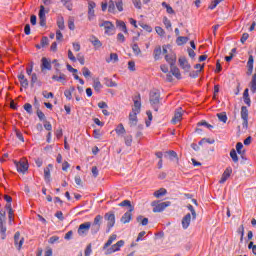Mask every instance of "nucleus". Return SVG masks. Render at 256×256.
<instances>
[{
  "label": "nucleus",
  "mask_w": 256,
  "mask_h": 256,
  "mask_svg": "<svg viewBox=\"0 0 256 256\" xmlns=\"http://www.w3.org/2000/svg\"><path fill=\"white\" fill-rule=\"evenodd\" d=\"M161 93L159 92V90L154 89L152 91H150L149 94V101L150 104L152 105L154 111H159V103H161Z\"/></svg>",
  "instance_id": "f257e3e1"
},
{
  "label": "nucleus",
  "mask_w": 256,
  "mask_h": 256,
  "mask_svg": "<svg viewBox=\"0 0 256 256\" xmlns=\"http://www.w3.org/2000/svg\"><path fill=\"white\" fill-rule=\"evenodd\" d=\"M102 222H103V216L97 215L94 218V221L90 226L92 235H97V233H99V231L101 230V223Z\"/></svg>",
  "instance_id": "f03ea898"
},
{
  "label": "nucleus",
  "mask_w": 256,
  "mask_h": 256,
  "mask_svg": "<svg viewBox=\"0 0 256 256\" xmlns=\"http://www.w3.org/2000/svg\"><path fill=\"white\" fill-rule=\"evenodd\" d=\"M151 206L154 207L153 208V213H161L163 211H165V209H167V207L171 206V202L167 201V202H157V201H153L151 203Z\"/></svg>",
  "instance_id": "7ed1b4c3"
},
{
  "label": "nucleus",
  "mask_w": 256,
  "mask_h": 256,
  "mask_svg": "<svg viewBox=\"0 0 256 256\" xmlns=\"http://www.w3.org/2000/svg\"><path fill=\"white\" fill-rule=\"evenodd\" d=\"M91 229V222H84L79 225L77 233L79 237H87Z\"/></svg>",
  "instance_id": "20e7f679"
},
{
  "label": "nucleus",
  "mask_w": 256,
  "mask_h": 256,
  "mask_svg": "<svg viewBox=\"0 0 256 256\" xmlns=\"http://www.w3.org/2000/svg\"><path fill=\"white\" fill-rule=\"evenodd\" d=\"M241 119H242V127L244 129H248L249 127V110L247 109V106H242L241 107Z\"/></svg>",
  "instance_id": "39448f33"
},
{
  "label": "nucleus",
  "mask_w": 256,
  "mask_h": 256,
  "mask_svg": "<svg viewBox=\"0 0 256 256\" xmlns=\"http://www.w3.org/2000/svg\"><path fill=\"white\" fill-rule=\"evenodd\" d=\"M16 165V169L18 171V173H27V171H29V163L27 162V160L23 159L20 160L19 162L15 161L14 162Z\"/></svg>",
  "instance_id": "423d86ee"
},
{
  "label": "nucleus",
  "mask_w": 256,
  "mask_h": 256,
  "mask_svg": "<svg viewBox=\"0 0 256 256\" xmlns=\"http://www.w3.org/2000/svg\"><path fill=\"white\" fill-rule=\"evenodd\" d=\"M125 245V241L119 240L116 244L112 245L107 249L106 255H113V253H117V251H121V247Z\"/></svg>",
  "instance_id": "0eeeda50"
},
{
  "label": "nucleus",
  "mask_w": 256,
  "mask_h": 256,
  "mask_svg": "<svg viewBox=\"0 0 256 256\" xmlns=\"http://www.w3.org/2000/svg\"><path fill=\"white\" fill-rule=\"evenodd\" d=\"M104 219L107 221L108 231L115 227V214L113 212L106 213Z\"/></svg>",
  "instance_id": "6e6552de"
},
{
  "label": "nucleus",
  "mask_w": 256,
  "mask_h": 256,
  "mask_svg": "<svg viewBox=\"0 0 256 256\" xmlns=\"http://www.w3.org/2000/svg\"><path fill=\"white\" fill-rule=\"evenodd\" d=\"M95 7L97 4L93 1L88 2V19L89 21H93L95 19Z\"/></svg>",
  "instance_id": "1a4fd4ad"
},
{
  "label": "nucleus",
  "mask_w": 256,
  "mask_h": 256,
  "mask_svg": "<svg viewBox=\"0 0 256 256\" xmlns=\"http://www.w3.org/2000/svg\"><path fill=\"white\" fill-rule=\"evenodd\" d=\"M23 243H25V238H21V232H16L14 235L15 247H17L18 250H21Z\"/></svg>",
  "instance_id": "9d476101"
},
{
  "label": "nucleus",
  "mask_w": 256,
  "mask_h": 256,
  "mask_svg": "<svg viewBox=\"0 0 256 256\" xmlns=\"http://www.w3.org/2000/svg\"><path fill=\"white\" fill-rule=\"evenodd\" d=\"M99 27H103L105 33H109V31H115V25L111 21H103L99 23Z\"/></svg>",
  "instance_id": "9b49d317"
},
{
  "label": "nucleus",
  "mask_w": 256,
  "mask_h": 256,
  "mask_svg": "<svg viewBox=\"0 0 256 256\" xmlns=\"http://www.w3.org/2000/svg\"><path fill=\"white\" fill-rule=\"evenodd\" d=\"M181 119H183V108H178L175 113H174V117L171 120V123H173V125L179 123V121H181Z\"/></svg>",
  "instance_id": "f8f14e48"
},
{
  "label": "nucleus",
  "mask_w": 256,
  "mask_h": 256,
  "mask_svg": "<svg viewBox=\"0 0 256 256\" xmlns=\"http://www.w3.org/2000/svg\"><path fill=\"white\" fill-rule=\"evenodd\" d=\"M178 61H179V65H180L181 69H183L187 73H188V71H191V64H189V61H187V58L181 57V58H179Z\"/></svg>",
  "instance_id": "ddd939ff"
},
{
  "label": "nucleus",
  "mask_w": 256,
  "mask_h": 256,
  "mask_svg": "<svg viewBox=\"0 0 256 256\" xmlns=\"http://www.w3.org/2000/svg\"><path fill=\"white\" fill-rule=\"evenodd\" d=\"M133 211L128 210L126 213L123 214L120 221L123 223V225H127V223H131V220L133 219Z\"/></svg>",
  "instance_id": "4468645a"
},
{
  "label": "nucleus",
  "mask_w": 256,
  "mask_h": 256,
  "mask_svg": "<svg viewBox=\"0 0 256 256\" xmlns=\"http://www.w3.org/2000/svg\"><path fill=\"white\" fill-rule=\"evenodd\" d=\"M137 115H139V112H130L129 114V125L130 127L137 126V123L139 122V119L137 118Z\"/></svg>",
  "instance_id": "2eb2a0df"
},
{
  "label": "nucleus",
  "mask_w": 256,
  "mask_h": 256,
  "mask_svg": "<svg viewBox=\"0 0 256 256\" xmlns=\"http://www.w3.org/2000/svg\"><path fill=\"white\" fill-rule=\"evenodd\" d=\"M132 111L135 113H141V94H138V96L134 98Z\"/></svg>",
  "instance_id": "dca6fc26"
},
{
  "label": "nucleus",
  "mask_w": 256,
  "mask_h": 256,
  "mask_svg": "<svg viewBox=\"0 0 256 256\" xmlns=\"http://www.w3.org/2000/svg\"><path fill=\"white\" fill-rule=\"evenodd\" d=\"M89 41L96 51L103 47V43L100 42L99 38L95 37L94 35L90 36Z\"/></svg>",
  "instance_id": "f3484780"
},
{
  "label": "nucleus",
  "mask_w": 256,
  "mask_h": 256,
  "mask_svg": "<svg viewBox=\"0 0 256 256\" xmlns=\"http://www.w3.org/2000/svg\"><path fill=\"white\" fill-rule=\"evenodd\" d=\"M233 173V169L231 168H226L225 171L223 172L221 179L219 180V183L223 185L231 177V174Z\"/></svg>",
  "instance_id": "a211bd4d"
},
{
  "label": "nucleus",
  "mask_w": 256,
  "mask_h": 256,
  "mask_svg": "<svg viewBox=\"0 0 256 256\" xmlns=\"http://www.w3.org/2000/svg\"><path fill=\"white\" fill-rule=\"evenodd\" d=\"M18 80L20 82L21 87H23L24 89H27V87H29V80L25 78V74L23 73V71H21L18 74Z\"/></svg>",
  "instance_id": "6ab92c4d"
},
{
  "label": "nucleus",
  "mask_w": 256,
  "mask_h": 256,
  "mask_svg": "<svg viewBox=\"0 0 256 256\" xmlns=\"http://www.w3.org/2000/svg\"><path fill=\"white\" fill-rule=\"evenodd\" d=\"M41 71H51V61L46 57L41 59Z\"/></svg>",
  "instance_id": "aec40b11"
},
{
  "label": "nucleus",
  "mask_w": 256,
  "mask_h": 256,
  "mask_svg": "<svg viewBox=\"0 0 256 256\" xmlns=\"http://www.w3.org/2000/svg\"><path fill=\"white\" fill-rule=\"evenodd\" d=\"M39 19H40V26L45 27L47 20L45 18V6H40V11H39Z\"/></svg>",
  "instance_id": "412c9836"
},
{
  "label": "nucleus",
  "mask_w": 256,
  "mask_h": 256,
  "mask_svg": "<svg viewBox=\"0 0 256 256\" xmlns=\"http://www.w3.org/2000/svg\"><path fill=\"white\" fill-rule=\"evenodd\" d=\"M191 225V214H186L182 219V227L183 229H189Z\"/></svg>",
  "instance_id": "4be33fe9"
},
{
  "label": "nucleus",
  "mask_w": 256,
  "mask_h": 256,
  "mask_svg": "<svg viewBox=\"0 0 256 256\" xmlns=\"http://www.w3.org/2000/svg\"><path fill=\"white\" fill-rule=\"evenodd\" d=\"M165 59L167 63H169L170 67L177 63V56H175V54H166Z\"/></svg>",
  "instance_id": "5701e85b"
},
{
  "label": "nucleus",
  "mask_w": 256,
  "mask_h": 256,
  "mask_svg": "<svg viewBox=\"0 0 256 256\" xmlns=\"http://www.w3.org/2000/svg\"><path fill=\"white\" fill-rule=\"evenodd\" d=\"M119 207H128V211H135V206L131 205L130 200H123L121 203L118 204Z\"/></svg>",
  "instance_id": "b1692460"
},
{
  "label": "nucleus",
  "mask_w": 256,
  "mask_h": 256,
  "mask_svg": "<svg viewBox=\"0 0 256 256\" xmlns=\"http://www.w3.org/2000/svg\"><path fill=\"white\" fill-rule=\"evenodd\" d=\"M49 45V38L47 36L42 37L40 44L36 45V49H44V47H47Z\"/></svg>",
  "instance_id": "393cba45"
},
{
  "label": "nucleus",
  "mask_w": 256,
  "mask_h": 256,
  "mask_svg": "<svg viewBox=\"0 0 256 256\" xmlns=\"http://www.w3.org/2000/svg\"><path fill=\"white\" fill-rule=\"evenodd\" d=\"M188 41H189V37H187V36H179L176 39V45L181 47V46L185 45Z\"/></svg>",
  "instance_id": "a878e982"
},
{
  "label": "nucleus",
  "mask_w": 256,
  "mask_h": 256,
  "mask_svg": "<svg viewBox=\"0 0 256 256\" xmlns=\"http://www.w3.org/2000/svg\"><path fill=\"white\" fill-rule=\"evenodd\" d=\"M116 240H117V235L112 234L108 238L107 242L104 244L103 249H107V248L111 247V245H113V241H116Z\"/></svg>",
  "instance_id": "bb28decb"
},
{
  "label": "nucleus",
  "mask_w": 256,
  "mask_h": 256,
  "mask_svg": "<svg viewBox=\"0 0 256 256\" xmlns=\"http://www.w3.org/2000/svg\"><path fill=\"white\" fill-rule=\"evenodd\" d=\"M170 67H171L170 71L172 75L176 77V79H181V72L179 71V68H177V66L175 65H172Z\"/></svg>",
  "instance_id": "cd10ccee"
},
{
  "label": "nucleus",
  "mask_w": 256,
  "mask_h": 256,
  "mask_svg": "<svg viewBox=\"0 0 256 256\" xmlns=\"http://www.w3.org/2000/svg\"><path fill=\"white\" fill-rule=\"evenodd\" d=\"M167 193V189L165 188H160L159 190L154 192V197H156V199H161V197H165V194Z\"/></svg>",
  "instance_id": "c85d7f7f"
},
{
  "label": "nucleus",
  "mask_w": 256,
  "mask_h": 256,
  "mask_svg": "<svg viewBox=\"0 0 256 256\" xmlns=\"http://www.w3.org/2000/svg\"><path fill=\"white\" fill-rule=\"evenodd\" d=\"M35 84L38 85V87H41L42 83L39 81V78L37 77V74L33 73L31 75V87H35Z\"/></svg>",
  "instance_id": "c756f323"
},
{
  "label": "nucleus",
  "mask_w": 256,
  "mask_h": 256,
  "mask_svg": "<svg viewBox=\"0 0 256 256\" xmlns=\"http://www.w3.org/2000/svg\"><path fill=\"white\" fill-rule=\"evenodd\" d=\"M53 164H49L47 168L44 169V179L49 181L51 179V169Z\"/></svg>",
  "instance_id": "7c9ffc66"
},
{
  "label": "nucleus",
  "mask_w": 256,
  "mask_h": 256,
  "mask_svg": "<svg viewBox=\"0 0 256 256\" xmlns=\"http://www.w3.org/2000/svg\"><path fill=\"white\" fill-rule=\"evenodd\" d=\"M253 63H254L253 55H250L247 62L248 75H251V73H253Z\"/></svg>",
  "instance_id": "2f4dec72"
},
{
  "label": "nucleus",
  "mask_w": 256,
  "mask_h": 256,
  "mask_svg": "<svg viewBox=\"0 0 256 256\" xmlns=\"http://www.w3.org/2000/svg\"><path fill=\"white\" fill-rule=\"evenodd\" d=\"M161 54H162L161 46H157L153 52L155 61H159V59H161Z\"/></svg>",
  "instance_id": "473e14b6"
},
{
  "label": "nucleus",
  "mask_w": 256,
  "mask_h": 256,
  "mask_svg": "<svg viewBox=\"0 0 256 256\" xmlns=\"http://www.w3.org/2000/svg\"><path fill=\"white\" fill-rule=\"evenodd\" d=\"M115 2L113 0H109L108 2V13H117V8L115 7Z\"/></svg>",
  "instance_id": "72a5a7b5"
},
{
  "label": "nucleus",
  "mask_w": 256,
  "mask_h": 256,
  "mask_svg": "<svg viewBox=\"0 0 256 256\" xmlns=\"http://www.w3.org/2000/svg\"><path fill=\"white\" fill-rule=\"evenodd\" d=\"M115 131L118 136L125 135V133H127V130H125V126H123V124H119Z\"/></svg>",
  "instance_id": "f704fd0d"
},
{
  "label": "nucleus",
  "mask_w": 256,
  "mask_h": 256,
  "mask_svg": "<svg viewBox=\"0 0 256 256\" xmlns=\"http://www.w3.org/2000/svg\"><path fill=\"white\" fill-rule=\"evenodd\" d=\"M116 27H118L122 33H127V25H125V22L118 20L116 22Z\"/></svg>",
  "instance_id": "c9c22d12"
},
{
  "label": "nucleus",
  "mask_w": 256,
  "mask_h": 256,
  "mask_svg": "<svg viewBox=\"0 0 256 256\" xmlns=\"http://www.w3.org/2000/svg\"><path fill=\"white\" fill-rule=\"evenodd\" d=\"M136 221L138 223H140V225H142L143 227L149 225V219L143 218V216H141V215L136 218Z\"/></svg>",
  "instance_id": "e433bc0d"
},
{
  "label": "nucleus",
  "mask_w": 256,
  "mask_h": 256,
  "mask_svg": "<svg viewBox=\"0 0 256 256\" xmlns=\"http://www.w3.org/2000/svg\"><path fill=\"white\" fill-rule=\"evenodd\" d=\"M104 85L106 87H117V82L113 81L111 78H104Z\"/></svg>",
  "instance_id": "4c0bfd02"
},
{
  "label": "nucleus",
  "mask_w": 256,
  "mask_h": 256,
  "mask_svg": "<svg viewBox=\"0 0 256 256\" xmlns=\"http://www.w3.org/2000/svg\"><path fill=\"white\" fill-rule=\"evenodd\" d=\"M52 79H53V81H58V82L67 81V76L63 73H60L59 76L53 75Z\"/></svg>",
  "instance_id": "58836bf2"
},
{
  "label": "nucleus",
  "mask_w": 256,
  "mask_h": 256,
  "mask_svg": "<svg viewBox=\"0 0 256 256\" xmlns=\"http://www.w3.org/2000/svg\"><path fill=\"white\" fill-rule=\"evenodd\" d=\"M111 61L117 63V61H119V55H117V53H111L110 58L106 59V63H111Z\"/></svg>",
  "instance_id": "ea45409f"
},
{
  "label": "nucleus",
  "mask_w": 256,
  "mask_h": 256,
  "mask_svg": "<svg viewBox=\"0 0 256 256\" xmlns=\"http://www.w3.org/2000/svg\"><path fill=\"white\" fill-rule=\"evenodd\" d=\"M93 88L95 91H97V93H99L101 89H103V85L101 84L99 79L94 80Z\"/></svg>",
  "instance_id": "a19ab883"
},
{
  "label": "nucleus",
  "mask_w": 256,
  "mask_h": 256,
  "mask_svg": "<svg viewBox=\"0 0 256 256\" xmlns=\"http://www.w3.org/2000/svg\"><path fill=\"white\" fill-rule=\"evenodd\" d=\"M230 157L234 163H239V156H237V151H235V149L230 151Z\"/></svg>",
  "instance_id": "79ce46f5"
},
{
  "label": "nucleus",
  "mask_w": 256,
  "mask_h": 256,
  "mask_svg": "<svg viewBox=\"0 0 256 256\" xmlns=\"http://www.w3.org/2000/svg\"><path fill=\"white\" fill-rule=\"evenodd\" d=\"M166 155L169 156V159L173 161V159H176V161H179V158L177 157V152L170 150L166 152Z\"/></svg>",
  "instance_id": "37998d69"
},
{
  "label": "nucleus",
  "mask_w": 256,
  "mask_h": 256,
  "mask_svg": "<svg viewBox=\"0 0 256 256\" xmlns=\"http://www.w3.org/2000/svg\"><path fill=\"white\" fill-rule=\"evenodd\" d=\"M187 209H188V211H190V213L192 215V219L193 220L197 219V212H195V208H193V205L188 204Z\"/></svg>",
  "instance_id": "c03bdc74"
},
{
  "label": "nucleus",
  "mask_w": 256,
  "mask_h": 256,
  "mask_svg": "<svg viewBox=\"0 0 256 256\" xmlns=\"http://www.w3.org/2000/svg\"><path fill=\"white\" fill-rule=\"evenodd\" d=\"M250 90L252 93H256V77L252 76V80L250 82Z\"/></svg>",
  "instance_id": "a18cd8bd"
},
{
  "label": "nucleus",
  "mask_w": 256,
  "mask_h": 256,
  "mask_svg": "<svg viewBox=\"0 0 256 256\" xmlns=\"http://www.w3.org/2000/svg\"><path fill=\"white\" fill-rule=\"evenodd\" d=\"M217 117L219 121H221L222 123H227V113L225 112L218 113Z\"/></svg>",
  "instance_id": "49530a36"
},
{
  "label": "nucleus",
  "mask_w": 256,
  "mask_h": 256,
  "mask_svg": "<svg viewBox=\"0 0 256 256\" xmlns=\"http://www.w3.org/2000/svg\"><path fill=\"white\" fill-rule=\"evenodd\" d=\"M3 223L0 221V233H2V239H5L7 237V227L3 226Z\"/></svg>",
  "instance_id": "de8ad7c7"
},
{
  "label": "nucleus",
  "mask_w": 256,
  "mask_h": 256,
  "mask_svg": "<svg viewBox=\"0 0 256 256\" xmlns=\"http://www.w3.org/2000/svg\"><path fill=\"white\" fill-rule=\"evenodd\" d=\"M124 142H125V145L127 147H131L132 143H133V136L131 135H127L124 137Z\"/></svg>",
  "instance_id": "09e8293b"
},
{
  "label": "nucleus",
  "mask_w": 256,
  "mask_h": 256,
  "mask_svg": "<svg viewBox=\"0 0 256 256\" xmlns=\"http://www.w3.org/2000/svg\"><path fill=\"white\" fill-rule=\"evenodd\" d=\"M148 120L146 121V127H151V122L153 121V113L151 111L146 112Z\"/></svg>",
  "instance_id": "8fccbe9b"
},
{
  "label": "nucleus",
  "mask_w": 256,
  "mask_h": 256,
  "mask_svg": "<svg viewBox=\"0 0 256 256\" xmlns=\"http://www.w3.org/2000/svg\"><path fill=\"white\" fill-rule=\"evenodd\" d=\"M242 149H243V143L238 142L236 144V151H237L238 155H245V151H242Z\"/></svg>",
  "instance_id": "3c124183"
},
{
  "label": "nucleus",
  "mask_w": 256,
  "mask_h": 256,
  "mask_svg": "<svg viewBox=\"0 0 256 256\" xmlns=\"http://www.w3.org/2000/svg\"><path fill=\"white\" fill-rule=\"evenodd\" d=\"M198 127H207V129H213V125L207 123V121L202 120L200 122H198Z\"/></svg>",
  "instance_id": "603ef678"
},
{
  "label": "nucleus",
  "mask_w": 256,
  "mask_h": 256,
  "mask_svg": "<svg viewBox=\"0 0 256 256\" xmlns=\"http://www.w3.org/2000/svg\"><path fill=\"white\" fill-rule=\"evenodd\" d=\"M132 3L136 9H143V3L141 2V0H132Z\"/></svg>",
  "instance_id": "864d4df0"
},
{
  "label": "nucleus",
  "mask_w": 256,
  "mask_h": 256,
  "mask_svg": "<svg viewBox=\"0 0 256 256\" xmlns=\"http://www.w3.org/2000/svg\"><path fill=\"white\" fill-rule=\"evenodd\" d=\"M132 51L136 55H141V48H139V45L137 44L132 45Z\"/></svg>",
  "instance_id": "5fc2aeb1"
},
{
  "label": "nucleus",
  "mask_w": 256,
  "mask_h": 256,
  "mask_svg": "<svg viewBox=\"0 0 256 256\" xmlns=\"http://www.w3.org/2000/svg\"><path fill=\"white\" fill-rule=\"evenodd\" d=\"M139 25L144 29V31H147V33H151V31H153V28L147 24L139 23Z\"/></svg>",
  "instance_id": "6e6d98bb"
},
{
  "label": "nucleus",
  "mask_w": 256,
  "mask_h": 256,
  "mask_svg": "<svg viewBox=\"0 0 256 256\" xmlns=\"http://www.w3.org/2000/svg\"><path fill=\"white\" fill-rule=\"evenodd\" d=\"M24 109L26 110V112H28L29 115L33 113V106L29 103H26L24 105Z\"/></svg>",
  "instance_id": "4d7b16f0"
},
{
  "label": "nucleus",
  "mask_w": 256,
  "mask_h": 256,
  "mask_svg": "<svg viewBox=\"0 0 256 256\" xmlns=\"http://www.w3.org/2000/svg\"><path fill=\"white\" fill-rule=\"evenodd\" d=\"M203 143H209V145H213V143H215V140H211L209 138H203L200 142L199 145H203Z\"/></svg>",
  "instance_id": "13d9d810"
},
{
  "label": "nucleus",
  "mask_w": 256,
  "mask_h": 256,
  "mask_svg": "<svg viewBox=\"0 0 256 256\" xmlns=\"http://www.w3.org/2000/svg\"><path fill=\"white\" fill-rule=\"evenodd\" d=\"M82 74H83V76L84 77H91V71L89 70V68H87V67H84V68H82Z\"/></svg>",
  "instance_id": "bf43d9fd"
},
{
  "label": "nucleus",
  "mask_w": 256,
  "mask_h": 256,
  "mask_svg": "<svg viewBox=\"0 0 256 256\" xmlns=\"http://www.w3.org/2000/svg\"><path fill=\"white\" fill-rule=\"evenodd\" d=\"M77 61H79L80 65H85V56L81 53L77 54Z\"/></svg>",
  "instance_id": "052dcab7"
},
{
  "label": "nucleus",
  "mask_w": 256,
  "mask_h": 256,
  "mask_svg": "<svg viewBox=\"0 0 256 256\" xmlns=\"http://www.w3.org/2000/svg\"><path fill=\"white\" fill-rule=\"evenodd\" d=\"M36 115L40 119V121H45V113H43V111L38 109L36 111Z\"/></svg>",
  "instance_id": "680f3d73"
},
{
  "label": "nucleus",
  "mask_w": 256,
  "mask_h": 256,
  "mask_svg": "<svg viewBox=\"0 0 256 256\" xmlns=\"http://www.w3.org/2000/svg\"><path fill=\"white\" fill-rule=\"evenodd\" d=\"M68 59H70V61H72V63L77 62V58L75 57V55H73V51L68 50Z\"/></svg>",
  "instance_id": "e2e57ef3"
},
{
  "label": "nucleus",
  "mask_w": 256,
  "mask_h": 256,
  "mask_svg": "<svg viewBox=\"0 0 256 256\" xmlns=\"http://www.w3.org/2000/svg\"><path fill=\"white\" fill-rule=\"evenodd\" d=\"M59 241V236H52L49 238L48 242L50 243V245H53L55 243H57Z\"/></svg>",
  "instance_id": "0e129e2a"
},
{
  "label": "nucleus",
  "mask_w": 256,
  "mask_h": 256,
  "mask_svg": "<svg viewBox=\"0 0 256 256\" xmlns=\"http://www.w3.org/2000/svg\"><path fill=\"white\" fill-rule=\"evenodd\" d=\"M116 9H118L119 12L123 11V0H118L116 2Z\"/></svg>",
  "instance_id": "69168bd1"
},
{
  "label": "nucleus",
  "mask_w": 256,
  "mask_h": 256,
  "mask_svg": "<svg viewBox=\"0 0 256 256\" xmlns=\"http://www.w3.org/2000/svg\"><path fill=\"white\" fill-rule=\"evenodd\" d=\"M44 128L46 129V131H52L53 130V126L51 125V122H45L44 124Z\"/></svg>",
  "instance_id": "338daca9"
},
{
  "label": "nucleus",
  "mask_w": 256,
  "mask_h": 256,
  "mask_svg": "<svg viewBox=\"0 0 256 256\" xmlns=\"http://www.w3.org/2000/svg\"><path fill=\"white\" fill-rule=\"evenodd\" d=\"M129 71H135V63L133 61L128 62Z\"/></svg>",
  "instance_id": "774afa93"
}]
</instances>
